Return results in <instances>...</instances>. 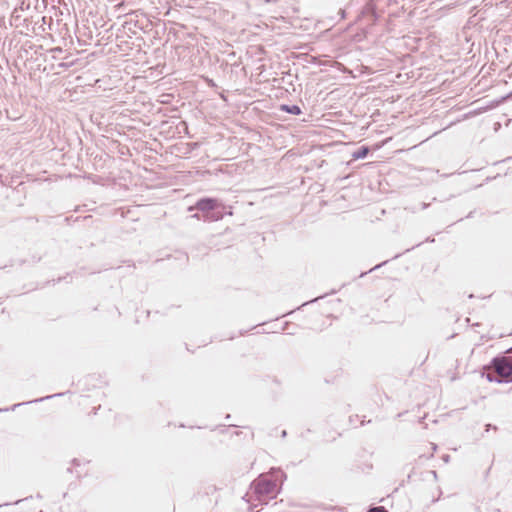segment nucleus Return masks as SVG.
<instances>
[{
  "label": "nucleus",
  "mask_w": 512,
  "mask_h": 512,
  "mask_svg": "<svg viewBox=\"0 0 512 512\" xmlns=\"http://www.w3.org/2000/svg\"><path fill=\"white\" fill-rule=\"evenodd\" d=\"M253 486L260 500L262 497H273L277 493L276 481L269 479L267 476H260L254 481Z\"/></svg>",
  "instance_id": "2"
},
{
  "label": "nucleus",
  "mask_w": 512,
  "mask_h": 512,
  "mask_svg": "<svg viewBox=\"0 0 512 512\" xmlns=\"http://www.w3.org/2000/svg\"><path fill=\"white\" fill-rule=\"evenodd\" d=\"M21 404H14L12 407V410H14L16 407L20 406Z\"/></svg>",
  "instance_id": "9"
},
{
  "label": "nucleus",
  "mask_w": 512,
  "mask_h": 512,
  "mask_svg": "<svg viewBox=\"0 0 512 512\" xmlns=\"http://www.w3.org/2000/svg\"><path fill=\"white\" fill-rule=\"evenodd\" d=\"M52 396H47V397H41L40 399H37V400H34L33 402H37V401H43L45 399H49L51 398ZM32 401H29L28 403H31Z\"/></svg>",
  "instance_id": "7"
},
{
  "label": "nucleus",
  "mask_w": 512,
  "mask_h": 512,
  "mask_svg": "<svg viewBox=\"0 0 512 512\" xmlns=\"http://www.w3.org/2000/svg\"><path fill=\"white\" fill-rule=\"evenodd\" d=\"M223 207L221 202L214 198H202L195 206H190L189 211L197 209L203 213L204 221H218L223 218L222 211L219 208Z\"/></svg>",
  "instance_id": "1"
},
{
  "label": "nucleus",
  "mask_w": 512,
  "mask_h": 512,
  "mask_svg": "<svg viewBox=\"0 0 512 512\" xmlns=\"http://www.w3.org/2000/svg\"><path fill=\"white\" fill-rule=\"evenodd\" d=\"M193 217L199 219V215L198 214H194Z\"/></svg>",
  "instance_id": "10"
},
{
  "label": "nucleus",
  "mask_w": 512,
  "mask_h": 512,
  "mask_svg": "<svg viewBox=\"0 0 512 512\" xmlns=\"http://www.w3.org/2000/svg\"><path fill=\"white\" fill-rule=\"evenodd\" d=\"M432 477H434V478L437 477V473L435 471H432Z\"/></svg>",
  "instance_id": "8"
},
{
  "label": "nucleus",
  "mask_w": 512,
  "mask_h": 512,
  "mask_svg": "<svg viewBox=\"0 0 512 512\" xmlns=\"http://www.w3.org/2000/svg\"><path fill=\"white\" fill-rule=\"evenodd\" d=\"M282 436L285 437L286 436V431H282Z\"/></svg>",
  "instance_id": "12"
},
{
  "label": "nucleus",
  "mask_w": 512,
  "mask_h": 512,
  "mask_svg": "<svg viewBox=\"0 0 512 512\" xmlns=\"http://www.w3.org/2000/svg\"><path fill=\"white\" fill-rule=\"evenodd\" d=\"M3 411L2 409H0V412Z\"/></svg>",
  "instance_id": "13"
},
{
  "label": "nucleus",
  "mask_w": 512,
  "mask_h": 512,
  "mask_svg": "<svg viewBox=\"0 0 512 512\" xmlns=\"http://www.w3.org/2000/svg\"><path fill=\"white\" fill-rule=\"evenodd\" d=\"M369 153V148L366 146H362L356 151L353 152V158L354 159H363L365 158Z\"/></svg>",
  "instance_id": "4"
},
{
  "label": "nucleus",
  "mask_w": 512,
  "mask_h": 512,
  "mask_svg": "<svg viewBox=\"0 0 512 512\" xmlns=\"http://www.w3.org/2000/svg\"><path fill=\"white\" fill-rule=\"evenodd\" d=\"M488 379H489V381H493L494 380L490 375H488Z\"/></svg>",
  "instance_id": "11"
},
{
  "label": "nucleus",
  "mask_w": 512,
  "mask_h": 512,
  "mask_svg": "<svg viewBox=\"0 0 512 512\" xmlns=\"http://www.w3.org/2000/svg\"><path fill=\"white\" fill-rule=\"evenodd\" d=\"M495 372L501 379H496L497 382H510L512 381V365L503 360H495L494 361Z\"/></svg>",
  "instance_id": "3"
},
{
  "label": "nucleus",
  "mask_w": 512,
  "mask_h": 512,
  "mask_svg": "<svg viewBox=\"0 0 512 512\" xmlns=\"http://www.w3.org/2000/svg\"><path fill=\"white\" fill-rule=\"evenodd\" d=\"M430 446H431L432 453L430 454L429 457H433V453L436 451L437 445L434 443H430Z\"/></svg>",
  "instance_id": "6"
},
{
  "label": "nucleus",
  "mask_w": 512,
  "mask_h": 512,
  "mask_svg": "<svg viewBox=\"0 0 512 512\" xmlns=\"http://www.w3.org/2000/svg\"><path fill=\"white\" fill-rule=\"evenodd\" d=\"M282 110L293 115L301 114V109L297 105H283Z\"/></svg>",
  "instance_id": "5"
}]
</instances>
